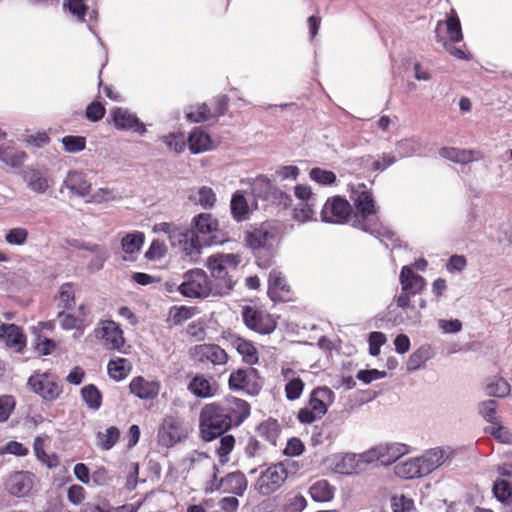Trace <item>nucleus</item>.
Wrapping results in <instances>:
<instances>
[{
    "mask_svg": "<svg viewBox=\"0 0 512 512\" xmlns=\"http://www.w3.org/2000/svg\"><path fill=\"white\" fill-rule=\"evenodd\" d=\"M250 414L249 404L228 397L206 405L200 413V432L205 441H212L233 426H239Z\"/></svg>",
    "mask_w": 512,
    "mask_h": 512,
    "instance_id": "obj_1",
    "label": "nucleus"
},
{
    "mask_svg": "<svg viewBox=\"0 0 512 512\" xmlns=\"http://www.w3.org/2000/svg\"><path fill=\"white\" fill-rule=\"evenodd\" d=\"M399 282L401 285V291L398 295H395L394 301L397 308L401 309L405 316H392L394 311H390L389 319L396 325H419L422 319V314L420 310L416 309L412 304V299L424 290L426 281L421 275L415 273L411 267L403 266L400 272Z\"/></svg>",
    "mask_w": 512,
    "mask_h": 512,
    "instance_id": "obj_2",
    "label": "nucleus"
},
{
    "mask_svg": "<svg viewBox=\"0 0 512 512\" xmlns=\"http://www.w3.org/2000/svg\"><path fill=\"white\" fill-rule=\"evenodd\" d=\"M350 198L356 207V212L352 217L353 227L374 235L381 242L384 241L383 236L388 239L393 238L394 234L384 230L379 224L373 194L365 184L359 183L352 186Z\"/></svg>",
    "mask_w": 512,
    "mask_h": 512,
    "instance_id": "obj_3",
    "label": "nucleus"
},
{
    "mask_svg": "<svg viewBox=\"0 0 512 512\" xmlns=\"http://www.w3.org/2000/svg\"><path fill=\"white\" fill-rule=\"evenodd\" d=\"M234 284V281L228 279L224 286H218L213 284L202 269H192L184 273L183 282L179 284L178 291L188 298H207L228 294Z\"/></svg>",
    "mask_w": 512,
    "mask_h": 512,
    "instance_id": "obj_4",
    "label": "nucleus"
},
{
    "mask_svg": "<svg viewBox=\"0 0 512 512\" xmlns=\"http://www.w3.org/2000/svg\"><path fill=\"white\" fill-rule=\"evenodd\" d=\"M436 39L437 42L442 43L450 55L458 59H468L465 51L461 47L454 45L463 40L460 20L456 14L448 17L445 22L438 21L436 26Z\"/></svg>",
    "mask_w": 512,
    "mask_h": 512,
    "instance_id": "obj_5",
    "label": "nucleus"
},
{
    "mask_svg": "<svg viewBox=\"0 0 512 512\" xmlns=\"http://www.w3.org/2000/svg\"><path fill=\"white\" fill-rule=\"evenodd\" d=\"M241 261L242 257L238 253H217L211 255L206 264L212 276L221 282L217 285L224 286L226 280L234 281L230 274L237 269Z\"/></svg>",
    "mask_w": 512,
    "mask_h": 512,
    "instance_id": "obj_6",
    "label": "nucleus"
},
{
    "mask_svg": "<svg viewBox=\"0 0 512 512\" xmlns=\"http://www.w3.org/2000/svg\"><path fill=\"white\" fill-rule=\"evenodd\" d=\"M287 477V464L279 462L262 471L254 487L259 494L267 496L277 491L284 484Z\"/></svg>",
    "mask_w": 512,
    "mask_h": 512,
    "instance_id": "obj_7",
    "label": "nucleus"
},
{
    "mask_svg": "<svg viewBox=\"0 0 512 512\" xmlns=\"http://www.w3.org/2000/svg\"><path fill=\"white\" fill-rule=\"evenodd\" d=\"M409 451V446L403 443H381L364 451L362 458L368 462V465L377 461L382 465H390Z\"/></svg>",
    "mask_w": 512,
    "mask_h": 512,
    "instance_id": "obj_8",
    "label": "nucleus"
},
{
    "mask_svg": "<svg viewBox=\"0 0 512 512\" xmlns=\"http://www.w3.org/2000/svg\"><path fill=\"white\" fill-rule=\"evenodd\" d=\"M30 389L40 395L44 400H55L62 393V385L58 378L49 372H35L27 382Z\"/></svg>",
    "mask_w": 512,
    "mask_h": 512,
    "instance_id": "obj_9",
    "label": "nucleus"
},
{
    "mask_svg": "<svg viewBox=\"0 0 512 512\" xmlns=\"http://www.w3.org/2000/svg\"><path fill=\"white\" fill-rule=\"evenodd\" d=\"M362 453H335L328 458L329 467L335 472L343 475L358 474L366 469L368 462Z\"/></svg>",
    "mask_w": 512,
    "mask_h": 512,
    "instance_id": "obj_10",
    "label": "nucleus"
},
{
    "mask_svg": "<svg viewBox=\"0 0 512 512\" xmlns=\"http://www.w3.org/2000/svg\"><path fill=\"white\" fill-rule=\"evenodd\" d=\"M173 248L178 249L191 262H196L201 254L202 246L196 232L192 229L180 227L170 242Z\"/></svg>",
    "mask_w": 512,
    "mask_h": 512,
    "instance_id": "obj_11",
    "label": "nucleus"
},
{
    "mask_svg": "<svg viewBox=\"0 0 512 512\" xmlns=\"http://www.w3.org/2000/svg\"><path fill=\"white\" fill-rule=\"evenodd\" d=\"M352 214L350 203L341 196L328 198L321 210V220L326 223L344 224Z\"/></svg>",
    "mask_w": 512,
    "mask_h": 512,
    "instance_id": "obj_12",
    "label": "nucleus"
},
{
    "mask_svg": "<svg viewBox=\"0 0 512 512\" xmlns=\"http://www.w3.org/2000/svg\"><path fill=\"white\" fill-rule=\"evenodd\" d=\"M36 477L29 471H15L3 478L5 490L14 497H26L34 488Z\"/></svg>",
    "mask_w": 512,
    "mask_h": 512,
    "instance_id": "obj_13",
    "label": "nucleus"
},
{
    "mask_svg": "<svg viewBox=\"0 0 512 512\" xmlns=\"http://www.w3.org/2000/svg\"><path fill=\"white\" fill-rule=\"evenodd\" d=\"M93 334L95 338L103 341V345L110 350L121 351L125 340L123 331L119 325L112 320H101L97 323Z\"/></svg>",
    "mask_w": 512,
    "mask_h": 512,
    "instance_id": "obj_14",
    "label": "nucleus"
},
{
    "mask_svg": "<svg viewBox=\"0 0 512 512\" xmlns=\"http://www.w3.org/2000/svg\"><path fill=\"white\" fill-rule=\"evenodd\" d=\"M189 357L195 363L224 365L228 361V355L224 349L216 344H199L191 347Z\"/></svg>",
    "mask_w": 512,
    "mask_h": 512,
    "instance_id": "obj_15",
    "label": "nucleus"
},
{
    "mask_svg": "<svg viewBox=\"0 0 512 512\" xmlns=\"http://www.w3.org/2000/svg\"><path fill=\"white\" fill-rule=\"evenodd\" d=\"M242 317L248 328L260 334H270L276 328V323L270 315L250 306L243 308Z\"/></svg>",
    "mask_w": 512,
    "mask_h": 512,
    "instance_id": "obj_16",
    "label": "nucleus"
},
{
    "mask_svg": "<svg viewBox=\"0 0 512 512\" xmlns=\"http://www.w3.org/2000/svg\"><path fill=\"white\" fill-rule=\"evenodd\" d=\"M186 436L181 422L173 417L167 416L158 431V441L162 446L171 447L180 442Z\"/></svg>",
    "mask_w": 512,
    "mask_h": 512,
    "instance_id": "obj_17",
    "label": "nucleus"
},
{
    "mask_svg": "<svg viewBox=\"0 0 512 512\" xmlns=\"http://www.w3.org/2000/svg\"><path fill=\"white\" fill-rule=\"evenodd\" d=\"M113 124L118 130H131L141 135L146 133L145 125L126 108L117 107L111 111Z\"/></svg>",
    "mask_w": 512,
    "mask_h": 512,
    "instance_id": "obj_18",
    "label": "nucleus"
},
{
    "mask_svg": "<svg viewBox=\"0 0 512 512\" xmlns=\"http://www.w3.org/2000/svg\"><path fill=\"white\" fill-rule=\"evenodd\" d=\"M452 451L449 448L435 447L427 450L418 457L423 476H426L440 467L449 457Z\"/></svg>",
    "mask_w": 512,
    "mask_h": 512,
    "instance_id": "obj_19",
    "label": "nucleus"
},
{
    "mask_svg": "<svg viewBox=\"0 0 512 512\" xmlns=\"http://www.w3.org/2000/svg\"><path fill=\"white\" fill-rule=\"evenodd\" d=\"M23 179L27 187L38 194H44L51 186L49 171L46 168L27 167L23 171Z\"/></svg>",
    "mask_w": 512,
    "mask_h": 512,
    "instance_id": "obj_20",
    "label": "nucleus"
},
{
    "mask_svg": "<svg viewBox=\"0 0 512 512\" xmlns=\"http://www.w3.org/2000/svg\"><path fill=\"white\" fill-rule=\"evenodd\" d=\"M161 383L158 380H149L143 376L134 377L130 384V392L142 400H153L160 392Z\"/></svg>",
    "mask_w": 512,
    "mask_h": 512,
    "instance_id": "obj_21",
    "label": "nucleus"
},
{
    "mask_svg": "<svg viewBox=\"0 0 512 512\" xmlns=\"http://www.w3.org/2000/svg\"><path fill=\"white\" fill-rule=\"evenodd\" d=\"M334 400V392L329 387L322 386L312 390L308 405L314 410L313 412L317 416L323 417Z\"/></svg>",
    "mask_w": 512,
    "mask_h": 512,
    "instance_id": "obj_22",
    "label": "nucleus"
},
{
    "mask_svg": "<svg viewBox=\"0 0 512 512\" xmlns=\"http://www.w3.org/2000/svg\"><path fill=\"white\" fill-rule=\"evenodd\" d=\"M0 341L7 347L21 352L26 345V336L16 324H6L0 321Z\"/></svg>",
    "mask_w": 512,
    "mask_h": 512,
    "instance_id": "obj_23",
    "label": "nucleus"
},
{
    "mask_svg": "<svg viewBox=\"0 0 512 512\" xmlns=\"http://www.w3.org/2000/svg\"><path fill=\"white\" fill-rule=\"evenodd\" d=\"M69 189L71 194L85 197L90 193L91 183L86 175L80 171H69L62 183V188Z\"/></svg>",
    "mask_w": 512,
    "mask_h": 512,
    "instance_id": "obj_24",
    "label": "nucleus"
},
{
    "mask_svg": "<svg viewBox=\"0 0 512 512\" xmlns=\"http://www.w3.org/2000/svg\"><path fill=\"white\" fill-rule=\"evenodd\" d=\"M439 154L441 157L458 164H468L483 159V154L478 150L455 147H443L440 149Z\"/></svg>",
    "mask_w": 512,
    "mask_h": 512,
    "instance_id": "obj_25",
    "label": "nucleus"
},
{
    "mask_svg": "<svg viewBox=\"0 0 512 512\" xmlns=\"http://www.w3.org/2000/svg\"><path fill=\"white\" fill-rule=\"evenodd\" d=\"M276 233L274 230L269 229L267 226L262 225L254 229L246 236L248 246L253 250L261 248H268L273 245Z\"/></svg>",
    "mask_w": 512,
    "mask_h": 512,
    "instance_id": "obj_26",
    "label": "nucleus"
},
{
    "mask_svg": "<svg viewBox=\"0 0 512 512\" xmlns=\"http://www.w3.org/2000/svg\"><path fill=\"white\" fill-rule=\"evenodd\" d=\"M220 486H223V493L243 496L247 490L248 481L242 472L235 471L220 478Z\"/></svg>",
    "mask_w": 512,
    "mask_h": 512,
    "instance_id": "obj_27",
    "label": "nucleus"
},
{
    "mask_svg": "<svg viewBox=\"0 0 512 512\" xmlns=\"http://www.w3.org/2000/svg\"><path fill=\"white\" fill-rule=\"evenodd\" d=\"M229 340L232 347L242 356V360L246 364L254 365L258 362V352L252 342L237 335H231Z\"/></svg>",
    "mask_w": 512,
    "mask_h": 512,
    "instance_id": "obj_28",
    "label": "nucleus"
},
{
    "mask_svg": "<svg viewBox=\"0 0 512 512\" xmlns=\"http://www.w3.org/2000/svg\"><path fill=\"white\" fill-rule=\"evenodd\" d=\"M282 375L286 380L285 384V396L290 401L299 399L303 393L305 384L303 380L295 376V372L290 369H282Z\"/></svg>",
    "mask_w": 512,
    "mask_h": 512,
    "instance_id": "obj_29",
    "label": "nucleus"
},
{
    "mask_svg": "<svg viewBox=\"0 0 512 512\" xmlns=\"http://www.w3.org/2000/svg\"><path fill=\"white\" fill-rule=\"evenodd\" d=\"M268 295L273 301L283 300L284 293L289 291L286 279L279 270H272L269 274Z\"/></svg>",
    "mask_w": 512,
    "mask_h": 512,
    "instance_id": "obj_30",
    "label": "nucleus"
},
{
    "mask_svg": "<svg viewBox=\"0 0 512 512\" xmlns=\"http://www.w3.org/2000/svg\"><path fill=\"white\" fill-rule=\"evenodd\" d=\"M144 234L142 232H133L126 234L121 240V247L128 257H123L125 261L134 260L135 254H138L144 244Z\"/></svg>",
    "mask_w": 512,
    "mask_h": 512,
    "instance_id": "obj_31",
    "label": "nucleus"
},
{
    "mask_svg": "<svg viewBox=\"0 0 512 512\" xmlns=\"http://www.w3.org/2000/svg\"><path fill=\"white\" fill-rule=\"evenodd\" d=\"M188 147L193 154H199L212 149L213 142L204 131L195 128L189 135Z\"/></svg>",
    "mask_w": 512,
    "mask_h": 512,
    "instance_id": "obj_32",
    "label": "nucleus"
},
{
    "mask_svg": "<svg viewBox=\"0 0 512 512\" xmlns=\"http://www.w3.org/2000/svg\"><path fill=\"white\" fill-rule=\"evenodd\" d=\"M394 470L397 476L404 479L423 477L418 457L398 463Z\"/></svg>",
    "mask_w": 512,
    "mask_h": 512,
    "instance_id": "obj_33",
    "label": "nucleus"
},
{
    "mask_svg": "<svg viewBox=\"0 0 512 512\" xmlns=\"http://www.w3.org/2000/svg\"><path fill=\"white\" fill-rule=\"evenodd\" d=\"M131 369V362L126 358L119 357L110 360L107 364V371L109 376L116 381L125 379L129 375Z\"/></svg>",
    "mask_w": 512,
    "mask_h": 512,
    "instance_id": "obj_34",
    "label": "nucleus"
},
{
    "mask_svg": "<svg viewBox=\"0 0 512 512\" xmlns=\"http://www.w3.org/2000/svg\"><path fill=\"white\" fill-rule=\"evenodd\" d=\"M230 209H231V214H232L233 218L237 222H242V221L248 219L250 210H249L247 200L244 197V195L242 194V192L237 191L233 194L231 203H230Z\"/></svg>",
    "mask_w": 512,
    "mask_h": 512,
    "instance_id": "obj_35",
    "label": "nucleus"
},
{
    "mask_svg": "<svg viewBox=\"0 0 512 512\" xmlns=\"http://www.w3.org/2000/svg\"><path fill=\"white\" fill-rule=\"evenodd\" d=\"M250 185L253 195L258 198L265 199L276 192L273 182L265 175H258L252 179Z\"/></svg>",
    "mask_w": 512,
    "mask_h": 512,
    "instance_id": "obj_36",
    "label": "nucleus"
},
{
    "mask_svg": "<svg viewBox=\"0 0 512 512\" xmlns=\"http://www.w3.org/2000/svg\"><path fill=\"white\" fill-rule=\"evenodd\" d=\"M25 152L15 149L11 146L0 145V161L8 166L20 167L26 160Z\"/></svg>",
    "mask_w": 512,
    "mask_h": 512,
    "instance_id": "obj_37",
    "label": "nucleus"
},
{
    "mask_svg": "<svg viewBox=\"0 0 512 512\" xmlns=\"http://www.w3.org/2000/svg\"><path fill=\"white\" fill-rule=\"evenodd\" d=\"M185 116L188 121L193 123H201L213 118L212 109L206 103L186 107Z\"/></svg>",
    "mask_w": 512,
    "mask_h": 512,
    "instance_id": "obj_38",
    "label": "nucleus"
},
{
    "mask_svg": "<svg viewBox=\"0 0 512 512\" xmlns=\"http://www.w3.org/2000/svg\"><path fill=\"white\" fill-rule=\"evenodd\" d=\"M310 496L317 502H328L334 496V488L326 480H319L309 488Z\"/></svg>",
    "mask_w": 512,
    "mask_h": 512,
    "instance_id": "obj_39",
    "label": "nucleus"
},
{
    "mask_svg": "<svg viewBox=\"0 0 512 512\" xmlns=\"http://www.w3.org/2000/svg\"><path fill=\"white\" fill-rule=\"evenodd\" d=\"M59 324L62 329L64 330H73L79 332L80 335H82L88 326L89 323H85L84 318H77L73 314L65 313L64 311H61L57 315Z\"/></svg>",
    "mask_w": 512,
    "mask_h": 512,
    "instance_id": "obj_40",
    "label": "nucleus"
},
{
    "mask_svg": "<svg viewBox=\"0 0 512 512\" xmlns=\"http://www.w3.org/2000/svg\"><path fill=\"white\" fill-rule=\"evenodd\" d=\"M188 390L197 397L207 398L213 395L210 381L203 375H196L189 383Z\"/></svg>",
    "mask_w": 512,
    "mask_h": 512,
    "instance_id": "obj_41",
    "label": "nucleus"
},
{
    "mask_svg": "<svg viewBox=\"0 0 512 512\" xmlns=\"http://www.w3.org/2000/svg\"><path fill=\"white\" fill-rule=\"evenodd\" d=\"M431 357L432 353L430 347H420L409 356V359L406 364L407 370L409 372H412L420 369Z\"/></svg>",
    "mask_w": 512,
    "mask_h": 512,
    "instance_id": "obj_42",
    "label": "nucleus"
},
{
    "mask_svg": "<svg viewBox=\"0 0 512 512\" xmlns=\"http://www.w3.org/2000/svg\"><path fill=\"white\" fill-rule=\"evenodd\" d=\"M75 285L71 282L64 283L60 286L57 295L58 306L64 310H69L75 305Z\"/></svg>",
    "mask_w": 512,
    "mask_h": 512,
    "instance_id": "obj_43",
    "label": "nucleus"
},
{
    "mask_svg": "<svg viewBox=\"0 0 512 512\" xmlns=\"http://www.w3.org/2000/svg\"><path fill=\"white\" fill-rule=\"evenodd\" d=\"M81 397L87 407L91 410H98L102 404V395L93 384H88L81 389Z\"/></svg>",
    "mask_w": 512,
    "mask_h": 512,
    "instance_id": "obj_44",
    "label": "nucleus"
},
{
    "mask_svg": "<svg viewBox=\"0 0 512 512\" xmlns=\"http://www.w3.org/2000/svg\"><path fill=\"white\" fill-rule=\"evenodd\" d=\"M198 233L210 234L218 229V221L209 213H201L193 219Z\"/></svg>",
    "mask_w": 512,
    "mask_h": 512,
    "instance_id": "obj_45",
    "label": "nucleus"
},
{
    "mask_svg": "<svg viewBox=\"0 0 512 512\" xmlns=\"http://www.w3.org/2000/svg\"><path fill=\"white\" fill-rule=\"evenodd\" d=\"M254 369H238L233 371L229 377V386L233 390H245L250 382V375Z\"/></svg>",
    "mask_w": 512,
    "mask_h": 512,
    "instance_id": "obj_46",
    "label": "nucleus"
},
{
    "mask_svg": "<svg viewBox=\"0 0 512 512\" xmlns=\"http://www.w3.org/2000/svg\"><path fill=\"white\" fill-rule=\"evenodd\" d=\"M120 437V431L117 427L111 426L105 432H98L97 445L103 450H110L115 446Z\"/></svg>",
    "mask_w": 512,
    "mask_h": 512,
    "instance_id": "obj_47",
    "label": "nucleus"
},
{
    "mask_svg": "<svg viewBox=\"0 0 512 512\" xmlns=\"http://www.w3.org/2000/svg\"><path fill=\"white\" fill-rule=\"evenodd\" d=\"M510 384L503 378H493L486 385V392L490 396L503 398L510 394Z\"/></svg>",
    "mask_w": 512,
    "mask_h": 512,
    "instance_id": "obj_48",
    "label": "nucleus"
},
{
    "mask_svg": "<svg viewBox=\"0 0 512 512\" xmlns=\"http://www.w3.org/2000/svg\"><path fill=\"white\" fill-rule=\"evenodd\" d=\"M258 433L268 442L276 445V441L280 433V426L276 420L269 419L258 426Z\"/></svg>",
    "mask_w": 512,
    "mask_h": 512,
    "instance_id": "obj_49",
    "label": "nucleus"
},
{
    "mask_svg": "<svg viewBox=\"0 0 512 512\" xmlns=\"http://www.w3.org/2000/svg\"><path fill=\"white\" fill-rule=\"evenodd\" d=\"M399 158L411 157L421 150V143L418 138H406L397 142L396 144Z\"/></svg>",
    "mask_w": 512,
    "mask_h": 512,
    "instance_id": "obj_50",
    "label": "nucleus"
},
{
    "mask_svg": "<svg viewBox=\"0 0 512 512\" xmlns=\"http://www.w3.org/2000/svg\"><path fill=\"white\" fill-rule=\"evenodd\" d=\"M190 199L199 204L204 209H208L214 206L216 202V194L212 188L202 186L198 189L195 195L190 196Z\"/></svg>",
    "mask_w": 512,
    "mask_h": 512,
    "instance_id": "obj_51",
    "label": "nucleus"
},
{
    "mask_svg": "<svg viewBox=\"0 0 512 512\" xmlns=\"http://www.w3.org/2000/svg\"><path fill=\"white\" fill-rule=\"evenodd\" d=\"M498 403L495 400H485L478 404V413L491 425L500 421L497 416Z\"/></svg>",
    "mask_w": 512,
    "mask_h": 512,
    "instance_id": "obj_52",
    "label": "nucleus"
},
{
    "mask_svg": "<svg viewBox=\"0 0 512 512\" xmlns=\"http://www.w3.org/2000/svg\"><path fill=\"white\" fill-rule=\"evenodd\" d=\"M314 202H302L294 208V219L298 222L305 223L316 220V212L314 210Z\"/></svg>",
    "mask_w": 512,
    "mask_h": 512,
    "instance_id": "obj_53",
    "label": "nucleus"
},
{
    "mask_svg": "<svg viewBox=\"0 0 512 512\" xmlns=\"http://www.w3.org/2000/svg\"><path fill=\"white\" fill-rule=\"evenodd\" d=\"M309 177L312 181L324 186L333 185L337 180L336 174L333 171L320 167L312 168L309 172Z\"/></svg>",
    "mask_w": 512,
    "mask_h": 512,
    "instance_id": "obj_54",
    "label": "nucleus"
},
{
    "mask_svg": "<svg viewBox=\"0 0 512 512\" xmlns=\"http://www.w3.org/2000/svg\"><path fill=\"white\" fill-rule=\"evenodd\" d=\"M161 140L169 150L174 151L176 154H180L185 150L186 140L182 133H169L163 135Z\"/></svg>",
    "mask_w": 512,
    "mask_h": 512,
    "instance_id": "obj_55",
    "label": "nucleus"
},
{
    "mask_svg": "<svg viewBox=\"0 0 512 512\" xmlns=\"http://www.w3.org/2000/svg\"><path fill=\"white\" fill-rule=\"evenodd\" d=\"M493 492L501 502L512 503V482L499 479L494 483Z\"/></svg>",
    "mask_w": 512,
    "mask_h": 512,
    "instance_id": "obj_56",
    "label": "nucleus"
},
{
    "mask_svg": "<svg viewBox=\"0 0 512 512\" xmlns=\"http://www.w3.org/2000/svg\"><path fill=\"white\" fill-rule=\"evenodd\" d=\"M29 237V232L24 227H13L9 229L5 234V241L9 245L22 246L24 245Z\"/></svg>",
    "mask_w": 512,
    "mask_h": 512,
    "instance_id": "obj_57",
    "label": "nucleus"
},
{
    "mask_svg": "<svg viewBox=\"0 0 512 512\" xmlns=\"http://www.w3.org/2000/svg\"><path fill=\"white\" fill-rule=\"evenodd\" d=\"M392 512H411L415 509L414 501L405 495H394L390 498Z\"/></svg>",
    "mask_w": 512,
    "mask_h": 512,
    "instance_id": "obj_58",
    "label": "nucleus"
},
{
    "mask_svg": "<svg viewBox=\"0 0 512 512\" xmlns=\"http://www.w3.org/2000/svg\"><path fill=\"white\" fill-rule=\"evenodd\" d=\"M496 440L504 444L512 443V432L498 421L497 424H492L486 429Z\"/></svg>",
    "mask_w": 512,
    "mask_h": 512,
    "instance_id": "obj_59",
    "label": "nucleus"
},
{
    "mask_svg": "<svg viewBox=\"0 0 512 512\" xmlns=\"http://www.w3.org/2000/svg\"><path fill=\"white\" fill-rule=\"evenodd\" d=\"M64 150L68 153L83 151L86 147V140L82 136H65L61 140Z\"/></svg>",
    "mask_w": 512,
    "mask_h": 512,
    "instance_id": "obj_60",
    "label": "nucleus"
},
{
    "mask_svg": "<svg viewBox=\"0 0 512 512\" xmlns=\"http://www.w3.org/2000/svg\"><path fill=\"white\" fill-rule=\"evenodd\" d=\"M398 156L393 153H382L371 164V170L382 172L395 164Z\"/></svg>",
    "mask_w": 512,
    "mask_h": 512,
    "instance_id": "obj_61",
    "label": "nucleus"
},
{
    "mask_svg": "<svg viewBox=\"0 0 512 512\" xmlns=\"http://www.w3.org/2000/svg\"><path fill=\"white\" fill-rule=\"evenodd\" d=\"M120 199L119 193L114 189L99 188L91 196V202L103 203Z\"/></svg>",
    "mask_w": 512,
    "mask_h": 512,
    "instance_id": "obj_62",
    "label": "nucleus"
},
{
    "mask_svg": "<svg viewBox=\"0 0 512 512\" xmlns=\"http://www.w3.org/2000/svg\"><path fill=\"white\" fill-rule=\"evenodd\" d=\"M235 438L232 435H225L220 439V445L217 448V454L221 463L228 461V454L233 450Z\"/></svg>",
    "mask_w": 512,
    "mask_h": 512,
    "instance_id": "obj_63",
    "label": "nucleus"
},
{
    "mask_svg": "<svg viewBox=\"0 0 512 512\" xmlns=\"http://www.w3.org/2000/svg\"><path fill=\"white\" fill-rule=\"evenodd\" d=\"M166 252V245L159 240H154L146 251L145 257L149 260H158L163 258L166 255Z\"/></svg>",
    "mask_w": 512,
    "mask_h": 512,
    "instance_id": "obj_64",
    "label": "nucleus"
}]
</instances>
